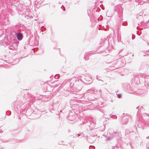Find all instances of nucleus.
<instances>
[{
    "instance_id": "obj_1",
    "label": "nucleus",
    "mask_w": 149,
    "mask_h": 149,
    "mask_svg": "<svg viewBox=\"0 0 149 149\" xmlns=\"http://www.w3.org/2000/svg\"><path fill=\"white\" fill-rule=\"evenodd\" d=\"M17 39L19 40H21L22 39V35L19 33H18L17 35Z\"/></svg>"
},
{
    "instance_id": "obj_2",
    "label": "nucleus",
    "mask_w": 149,
    "mask_h": 149,
    "mask_svg": "<svg viewBox=\"0 0 149 149\" xmlns=\"http://www.w3.org/2000/svg\"><path fill=\"white\" fill-rule=\"evenodd\" d=\"M118 97L119 98H120V97H121V94H118Z\"/></svg>"
}]
</instances>
